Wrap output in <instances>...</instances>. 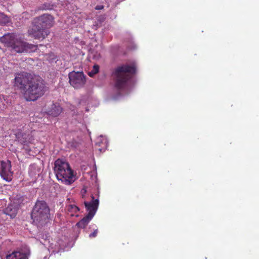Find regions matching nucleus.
<instances>
[{
  "instance_id": "obj_1",
  "label": "nucleus",
  "mask_w": 259,
  "mask_h": 259,
  "mask_svg": "<svg viewBox=\"0 0 259 259\" xmlns=\"http://www.w3.org/2000/svg\"><path fill=\"white\" fill-rule=\"evenodd\" d=\"M135 71V64H125L118 67L114 72L115 89L123 93L129 90L133 84L132 76Z\"/></svg>"
},
{
  "instance_id": "obj_2",
  "label": "nucleus",
  "mask_w": 259,
  "mask_h": 259,
  "mask_svg": "<svg viewBox=\"0 0 259 259\" xmlns=\"http://www.w3.org/2000/svg\"><path fill=\"white\" fill-rule=\"evenodd\" d=\"M33 27L28 33L35 39H44L50 33L49 28L54 24V18L49 14L42 15L34 21Z\"/></svg>"
},
{
  "instance_id": "obj_3",
  "label": "nucleus",
  "mask_w": 259,
  "mask_h": 259,
  "mask_svg": "<svg viewBox=\"0 0 259 259\" xmlns=\"http://www.w3.org/2000/svg\"><path fill=\"white\" fill-rule=\"evenodd\" d=\"M0 41L8 48H11L16 53H30L34 52L37 46L29 44L22 40L15 33H7L4 34L0 38Z\"/></svg>"
},
{
  "instance_id": "obj_4",
  "label": "nucleus",
  "mask_w": 259,
  "mask_h": 259,
  "mask_svg": "<svg viewBox=\"0 0 259 259\" xmlns=\"http://www.w3.org/2000/svg\"><path fill=\"white\" fill-rule=\"evenodd\" d=\"M54 171L58 180L65 185H69L75 180L72 170L65 160L58 159L55 162Z\"/></svg>"
},
{
  "instance_id": "obj_5",
  "label": "nucleus",
  "mask_w": 259,
  "mask_h": 259,
  "mask_svg": "<svg viewBox=\"0 0 259 259\" xmlns=\"http://www.w3.org/2000/svg\"><path fill=\"white\" fill-rule=\"evenodd\" d=\"M46 87L44 81L38 77H33L23 94L25 99L34 101L41 97L45 92Z\"/></svg>"
},
{
  "instance_id": "obj_6",
  "label": "nucleus",
  "mask_w": 259,
  "mask_h": 259,
  "mask_svg": "<svg viewBox=\"0 0 259 259\" xmlns=\"http://www.w3.org/2000/svg\"><path fill=\"white\" fill-rule=\"evenodd\" d=\"M50 209L46 202L37 200L31 212V218L34 222L42 225L48 219Z\"/></svg>"
},
{
  "instance_id": "obj_7",
  "label": "nucleus",
  "mask_w": 259,
  "mask_h": 259,
  "mask_svg": "<svg viewBox=\"0 0 259 259\" xmlns=\"http://www.w3.org/2000/svg\"><path fill=\"white\" fill-rule=\"evenodd\" d=\"M33 78L31 75L26 72L17 73L15 75L14 85L19 90L23 95L26 88L28 87Z\"/></svg>"
},
{
  "instance_id": "obj_8",
  "label": "nucleus",
  "mask_w": 259,
  "mask_h": 259,
  "mask_svg": "<svg viewBox=\"0 0 259 259\" xmlns=\"http://www.w3.org/2000/svg\"><path fill=\"white\" fill-rule=\"evenodd\" d=\"M70 84L74 88H80L85 82V76L82 72L72 71L68 75Z\"/></svg>"
},
{
  "instance_id": "obj_9",
  "label": "nucleus",
  "mask_w": 259,
  "mask_h": 259,
  "mask_svg": "<svg viewBox=\"0 0 259 259\" xmlns=\"http://www.w3.org/2000/svg\"><path fill=\"white\" fill-rule=\"evenodd\" d=\"M1 165L0 174L1 177L6 181L10 182L13 178V172L11 169V162L9 160L7 161H2Z\"/></svg>"
},
{
  "instance_id": "obj_10",
  "label": "nucleus",
  "mask_w": 259,
  "mask_h": 259,
  "mask_svg": "<svg viewBox=\"0 0 259 259\" xmlns=\"http://www.w3.org/2000/svg\"><path fill=\"white\" fill-rule=\"evenodd\" d=\"M84 204L87 211L88 214H93V217L95 215L99 206V200L95 199L93 196H92V200L90 201H84Z\"/></svg>"
},
{
  "instance_id": "obj_11",
  "label": "nucleus",
  "mask_w": 259,
  "mask_h": 259,
  "mask_svg": "<svg viewBox=\"0 0 259 259\" xmlns=\"http://www.w3.org/2000/svg\"><path fill=\"white\" fill-rule=\"evenodd\" d=\"M41 173V168L36 164H32L29 166L28 174L32 181H35Z\"/></svg>"
},
{
  "instance_id": "obj_12",
  "label": "nucleus",
  "mask_w": 259,
  "mask_h": 259,
  "mask_svg": "<svg viewBox=\"0 0 259 259\" xmlns=\"http://www.w3.org/2000/svg\"><path fill=\"white\" fill-rule=\"evenodd\" d=\"M29 252L15 251L6 255L7 259H28Z\"/></svg>"
},
{
  "instance_id": "obj_13",
  "label": "nucleus",
  "mask_w": 259,
  "mask_h": 259,
  "mask_svg": "<svg viewBox=\"0 0 259 259\" xmlns=\"http://www.w3.org/2000/svg\"><path fill=\"white\" fill-rule=\"evenodd\" d=\"M62 109L59 104H53L48 111V114L53 117L58 116L62 112Z\"/></svg>"
},
{
  "instance_id": "obj_14",
  "label": "nucleus",
  "mask_w": 259,
  "mask_h": 259,
  "mask_svg": "<svg viewBox=\"0 0 259 259\" xmlns=\"http://www.w3.org/2000/svg\"><path fill=\"white\" fill-rule=\"evenodd\" d=\"M18 211V207L10 204L5 209V212L6 214L10 215L11 218H14L16 215Z\"/></svg>"
},
{
  "instance_id": "obj_15",
  "label": "nucleus",
  "mask_w": 259,
  "mask_h": 259,
  "mask_svg": "<svg viewBox=\"0 0 259 259\" xmlns=\"http://www.w3.org/2000/svg\"><path fill=\"white\" fill-rule=\"evenodd\" d=\"M93 218V214H87L81 221L76 224V225L81 228H84Z\"/></svg>"
},
{
  "instance_id": "obj_16",
  "label": "nucleus",
  "mask_w": 259,
  "mask_h": 259,
  "mask_svg": "<svg viewBox=\"0 0 259 259\" xmlns=\"http://www.w3.org/2000/svg\"><path fill=\"white\" fill-rule=\"evenodd\" d=\"M79 210V208L74 204H69L67 206L68 214L71 217H78L76 213Z\"/></svg>"
},
{
  "instance_id": "obj_17",
  "label": "nucleus",
  "mask_w": 259,
  "mask_h": 259,
  "mask_svg": "<svg viewBox=\"0 0 259 259\" xmlns=\"http://www.w3.org/2000/svg\"><path fill=\"white\" fill-rule=\"evenodd\" d=\"M45 58L50 63L56 62L57 61V56L52 53L46 54L45 55Z\"/></svg>"
},
{
  "instance_id": "obj_18",
  "label": "nucleus",
  "mask_w": 259,
  "mask_h": 259,
  "mask_svg": "<svg viewBox=\"0 0 259 259\" xmlns=\"http://www.w3.org/2000/svg\"><path fill=\"white\" fill-rule=\"evenodd\" d=\"M18 141L23 145H27L28 143V141L27 140L26 135H22L21 137L20 136V134H17L16 135Z\"/></svg>"
},
{
  "instance_id": "obj_19",
  "label": "nucleus",
  "mask_w": 259,
  "mask_h": 259,
  "mask_svg": "<svg viewBox=\"0 0 259 259\" xmlns=\"http://www.w3.org/2000/svg\"><path fill=\"white\" fill-rule=\"evenodd\" d=\"M10 21L9 18L5 14L0 12V24H5L8 23Z\"/></svg>"
},
{
  "instance_id": "obj_20",
  "label": "nucleus",
  "mask_w": 259,
  "mask_h": 259,
  "mask_svg": "<svg viewBox=\"0 0 259 259\" xmlns=\"http://www.w3.org/2000/svg\"><path fill=\"white\" fill-rule=\"evenodd\" d=\"M99 69V66L98 65H95L93 66V69L91 71L89 72L88 75L91 77H93L95 74L98 72Z\"/></svg>"
},
{
  "instance_id": "obj_21",
  "label": "nucleus",
  "mask_w": 259,
  "mask_h": 259,
  "mask_svg": "<svg viewBox=\"0 0 259 259\" xmlns=\"http://www.w3.org/2000/svg\"><path fill=\"white\" fill-rule=\"evenodd\" d=\"M6 103H8L6 101V99L4 97L0 96V109L1 110H4L7 107V105Z\"/></svg>"
},
{
  "instance_id": "obj_22",
  "label": "nucleus",
  "mask_w": 259,
  "mask_h": 259,
  "mask_svg": "<svg viewBox=\"0 0 259 259\" xmlns=\"http://www.w3.org/2000/svg\"><path fill=\"white\" fill-rule=\"evenodd\" d=\"M53 5H51L50 4L45 3L42 6V9L43 10H52L53 9Z\"/></svg>"
},
{
  "instance_id": "obj_23",
  "label": "nucleus",
  "mask_w": 259,
  "mask_h": 259,
  "mask_svg": "<svg viewBox=\"0 0 259 259\" xmlns=\"http://www.w3.org/2000/svg\"><path fill=\"white\" fill-rule=\"evenodd\" d=\"M98 232V229H95L94 230V232H93L92 233H91L89 235V237L90 238L96 237L97 235Z\"/></svg>"
},
{
  "instance_id": "obj_24",
  "label": "nucleus",
  "mask_w": 259,
  "mask_h": 259,
  "mask_svg": "<svg viewBox=\"0 0 259 259\" xmlns=\"http://www.w3.org/2000/svg\"><path fill=\"white\" fill-rule=\"evenodd\" d=\"M104 7L102 5L97 6L95 8L96 10H101L103 9Z\"/></svg>"
},
{
  "instance_id": "obj_25",
  "label": "nucleus",
  "mask_w": 259,
  "mask_h": 259,
  "mask_svg": "<svg viewBox=\"0 0 259 259\" xmlns=\"http://www.w3.org/2000/svg\"><path fill=\"white\" fill-rule=\"evenodd\" d=\"M102 138V137H101L100 138H99L98 139V143L100 145V140H101V138Z\"/></svg>"
},
{
  "instance_id": "obj_26",
  "label": "nucleus",
  "mask_w": 259,
  "mask_h": 259,
  "mask_svg": "<svg viewBox=\"0 0 259 259\" xmlns=\"http://www.w3.org/2000/svg\"><path fill=\"white\" fill-rule=\"evenodd\" d=\"M103 140L105 141V143L106 144L107 142L106 139H104Z\"/></svg>"
},
{
  "instance_id": "obj_27",
  "label": "nucleus",
  "mask_w": 259,
  "mask_h": 259,
  "mask_svg": "<svg viewBox=\"0 0 259 259\" xmlns=\"http://www.w3.org/2000/svg\"><path fill=\"white\" fill-rule=\"evenodd\" d=\"M83 190L84 191L83 192L85 193L86 191L85 190Z\"/></svg>"
}]
</instances>
